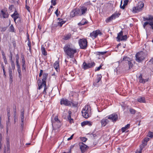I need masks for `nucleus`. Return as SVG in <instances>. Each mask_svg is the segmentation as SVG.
<instances>
[{
  "instance_id": "nucleus-22",
  "label": "nucleus",
  "mask_w": 153,
  "mask_h": 153,
  "mask_svg": "<svg viewBox=\"0 0 153 153\" xmlns=\"http://www.w3.org/2000/svg\"><path fill=\"white\" fill-rule=\"evenodd\" d=\"M138 79H139V82L140 83H145L146 81H147V79H144L142 77V75L141 74H140L139 76Z\"/></svg>"
},
{
  "instance_id": "nucleus-13",
  "label": "nucleus",
  "mask_w": 153,
  "mask_h": 153,
  "mask_svg": "<svg viewBox=\"0 0 153 153\" xmlns=\"http://www.w3.org/2000/svg\"><path fill=\"white\" fill-rule=\"evenodd\" d=\"M107 117L108 119L111 120L113 122H116L118 118L117 114L115 113H113L108 116Z\"/></svg>"
},
{
  "instance_id": "nucleus-2",
  "label": "nucleus",
  "mask_w": 153,
  "mask_h": 153,
  "mask_svg": "<svg viewBox=\"0 0 153 153\" xmlns=\"http://www.w3.org/2000/svg\"><path fill=\"white\" fill-rule=\"evenodd\" d=\"M51 122L53 130H56L62 126V124L57 116L55 117L54 119H52Z\"/></svg>"
},
{
  "instance_id": "nucleus-55",
  "label": "nucleus",
  "mask_w": 153,
  "mask_h": 153,
  "mask_svg": "<svg viewBox=\"0 0 153 153\" xmlns=\"http://www.w3.org/2000/svg\"><path fill=\"white\" fill-rule=\"evenodd\" d=\"M9 76H10V82H13V76H12V74H9Z\"/></svg>"
},
{
  "instance_id": "nucleus-40",
  "label": "nucleus",
  "mask_w": 153,
  "mask_h": 153,
  "mask_svg": "<svg viewBox=\"0 0 153 153\" xmlns=\"http://www.w3.org/2000/svg\"><path fill=\"white\" fill-rule=\"evenodd\" d=\"M10 123L9 121H7L6 122V128H7V133L8 132L9 126H10Z\"/></svg>"
},
{
  "instance_id": "nucleus-35",
  "label": "nucleus",
  "mask_w": 153,
  "mask_h": 153,
  "mask_svg": "<svg viewBox=\"0 0 153 153\" xmlns=\"http://www.w3.org/2000/svg\"><path fill=\"white\" fill-rule=\"evenodd\" d=\"M71 111H69V115L68 116L67 118L68 120H69L70 122L71 120H73L71 119Z\"/></svg>"
},
{
  "instance_id": "nucleus-20",
  "label": "nucleus",
  "mask_w": 153,
  "mask_h": 153,
  "mask_svg": "<svg viewBox=\"0 0 153 153\" xmlns=\"http://www.w3.org/2000/svg\"><path fill=\"white\" fill-rule=\"evenodd\" d=\"M130 59L129 57L125 56L122 59H121L119 61L121 62H123L124 63L125 62H128V61H130Z\"/></svg>"
},
{
  "instance_id": "nucleus-52",
  "label": "nucleus",
  "mask_w": 153,
  "mask_h": 153,
  "mask_svg": "<svg viewBox=\"0 0 153 153\" xmlns=\"http://www.w3.org/2000/svg\"><path fill=\"white\" fill-rule=\"evenodd\" d=\"M86 125L91 126L92 125V123L90 121H86Z\"/></svg>"
},
{
  "instance_id": "nucleus-26",
  "label": "nucleus",
  "mask_w": 153,
  "mask_h": 153,
  "mask_svg": "<svg viewBox=\"0 0 153 153\" xmlns=\"http://www.w3.org/2000/svg\"><path fill=\"white\" fill-rule=\"evenodd\" d=\"M149 140V137H146L143 141L142 142V145L143 146H145L146 145L147 142Z\"/></svg>"
},
{
  "instance_id": "nucleus-1",
  "label": "nucleus",
  "mask_w": 153,
  "mask_h": 153,
  "mask_svg": "<svg viewBox=\"0 0 153 153\" xmlns=\"http://www.w3.org/2000/svg\"><path fill=\"white\" fill-rule=\"evenodd\" d=\"M65 54L70 58H73L77 52L76 48L72 45H66L63 48Z\"/></svg>"
},
{
  "instance_id": "nucleus-15",
  "label": "nucleus",
  "mask_w": 153,
  "mask_h": 153,
  "mask_svg": "<svg viewBox=\"0 0 153 153\" xmlns=\"http://www.w3.org/2000/svg\"><path fill=\"white\" fill-rule=\"evenodd\" d=\"M80 149H81L82 153H84L86 149L88 146L84 144L83 143H80L79 144Z\"/></svg>"
},
{
  "instance_id": "nucleus-47",
  "label": "nucleus",
  "mask_w": 153,
  "mask_h": 153,
  "mask_svg": "<svg viewBox=\"0 0 153 153\" xmlns=\"http://www.w3.org/2000/svg\"><path fill=\"white\" fill-rule=\"evenodd\" d=\"M12 17L13 18V19L15 22H16V20L18 18H19V19L20 18L19 16H13V17Z\"/></svg>"
},
{
  "instance_id": "nucleus-48",
  "label": "nucleus",
  "mask_w": 153,
  "mask_h": 153,
  "mask_svg": "<svg viewBox=\"0 0 153 153\" xmlns=\"http://www.w3.org/2000/svg\"><path fill=\"white\" fill-rule=\"evenodd\" d=\"M22 64H25V61L23 56H22Z\"/></svg>"
},
{
  "instance_id": "nucleus-30",
  "label": "nucleus",
  "mask_w": 153,
  "mask_h": 153,
  "mask_svg": "<svg viewBox=\"0 0 153 153\" xmlns=\"http://www.w3.org/2000/svg\"><path fill=\"white\" fill-rule=\"evenodd\" d=\"M71 34L70 33H68V34L64 36V39L65 40H67L70 39L71 37Z\"/></svg>"
},
{
  "instance_id": "nucleus-25",
  "label": "nucleus",
  "mask_w": 153,
  "mask_h": 153,
  "mask_svg": "<svg viewBox=\"0 0 153 153\" xmlns=\"http://www.w3.org/2000/svg\"><path fill=\"white\" fill-rule=\"evenodd\" d=\"M137 101L140 103H145L146 101L144 97H140L137 99Z\"/></svg>"
},
{
  "instance_id": "nucleus-36",
  "label": "nucleus",
  "mask_w": 153,
  "mask_h": 153,
  "mask_svg": "<svg viewBox=\"0 0 153 153\" xmlns=\"http://www.w3.org/2000/svg\"><path fill=\"white\" fill-rule=\"evenodd\" d=\"M10 31L12 32H15L14 28L13 25H11L10 27Z\"/></svg>"
},
{
  "instance_id": "nucleus-42",
  "label": "nucleus",
  "mask_w": 153,
  "mask_h": 153,
  "mask_svg": "<svg viewBox=\"0 0 153 153\" xmlns=\"http://www.w3.org/2000/svg\"><path fill=\"white\" fill-rule=\"evenodd\" d=\"M19 16V14L17 11H15V12L11 15V16L12 17H13V16Z\"/></svg>"
},
{
  "instance_id": "nucleus-59",
  "label": "nucleus",
  "mask_w": 153,
  "mask_h": 153,
  "mask_svg": "<svg viewBox=\"0 0 153 153\" xmlns=\"http://www.w3.org/2000/svg\"><path fill=\"white\" fill-rule=\"evenodd\" d=\"M81 125L82 126H84L85 125H86V121H84L82 122L81 123Z\"/></svg>"
},
{
  "instance_id": "nucleus-24",
  "label": "nucleus",
  "mask_w": 153,
  "mask_h": 153,
  "mask_svg": "<svg viewBox=\"0 0 153 153\" xmlns=\"http://www.w3.org/2000/svg\"><path fill=\"white\" fill-rule=\"evenodd\" d=\"M88 21L85 19H82L80 22L78 23V25L79 26H81L82 25L87 24L88 23Z\"/></svg>"
},
{
  "instance_id": "nucleus-43",
  "label": "nucleus",
  "mask_w": 153,
  "mask_h": 153,
  "mask_svg": "<svg viewBox=\"0 0 153 153\" xmlns=\"http://www.w3.org/2000/svg\"><path fill=\"white\" fill-rule=\"evenodd\" d=\"M102 65H101L98 67H97L95 69V71H99L100 69L102 67Z\"/></svg>"
},
{
  "instance_id": "nucleus-17",
  "label": "nucleus",
  "mask_w": 153,
  "mask_h": 153,
  "mask_svg": "<svg viewBox=\"0 0 153 153\" xmlns=\"http://www.w3.org/2000/svg\"><path fill=\"white\" fill-rule=\"evenodd\" d=\"M54 67L57 72L59 71V61H57L54 63Z\"/></svg>"
},
{
  "instance_id": "nucleus-61",
  "label": "nucleus",
  "mask_w": 153,
  "mask_h": 153,
  "mask_svg": "<svg viewBox=\"0 0 153 153\" xmlns=\"http://www.w3.org/2000/svg\"><path fill=\"white\" fill-rule=\"evenodd\" d=\"M21 122H23L24 120V116H21Z\"/></svg>"
},
{
  "instance_id": "nucleus-53",
  "label": "nucleus",
  "mask_w": 153,
  "mask_h": 153,
  "mask_svg": "<svg viewBox=\"0 0 153 153\" xmlns=\"http://www.w3.org/2000/svg\"><path fill=\"white\" fill-rule=\"evenodd\" d=\"M56 0H52L51 1V2L52 4L54 6L56 4Z\"/></svg>"
},
{
  "instance_id": "nucleus-60",
  "label": "nucleus",
  "mask_w": 153,
  "mask_h": 153,
  "mask_svg": "<svg viewBox=\"0 0 153 153\" xmlns=\"http://www.w3.org/2000/svg\"><path fill=\"white\" fill-rule=\"evenodd\" d=\"M43 71L42 70H40V72L39 74V76L41 77L43 74Z\"/></svg>"
},
{
  "instance_id": "nucleus-38",
  "label": "nucleus",
  "mask_w": 153,
  "mask_h": 153,
  "mask_svg": "<svg viewBox=\"0 0 153 153\" xmlns=\"http://www.w3.org/2000/svg\"><path fill=\"white\" fill-rule=\"evenodd\" d=\"M147 136L151 138H152L153 137V132L149 131L148 133Z\"/></svg>"
},
{
  "instance_id": "nucleus-62",
  "label": "nucleus",
  "mask_w": 153,
  "mask_h": 153,
  "mask_svg": "<svg viewBox=\"0 0 153 153\" xmlns=\"http://www.w3.org/2000/svg\"><path fill=\"white\" fill-rule=\"evenodd\" d=\"M14 7V5H11L9 7V9L10 10H12L13 8Z\"/></svg>"
},
{
  "instance_id": "nucleus-27",
  "label": "nucleus",
  "mask_w": 153,
  "mask_h": 153,
  "mask_svg": "<svg viewBox=\"0 0 153 153\" xmlns=\"http://www.w3.org/2000/svg\"><path fill=\"white\" fill-rule=\"evenodd\" d=\"M27 38L28 40V42L27 43V45L29 47V50L30 51L31 50V44L30 41L29 39V36L28 33H27Z\"/></svg>"
},
{
  "instance_id": "nucleus-29",
  "label": "nucleus",
  "mask_w": 153,
  "mask_h": 153,
  "mask_svg": "<svg viewBox=\"0 0 153 153\" xmlns=\"http://www.w3.org/2000/svg\"><path fill=\"white\" fill-rule=\"evenodd\" d=\"M130 125L129 124H128L124 127H122L121 128V130L123 132L125 131L126 129L130 127Z\"/></svg>"
},
{
  "instance_id": "nucleus-57",
  "label": "nucleus",
  "mask_w": 153,
  "mask_h": 153,
  "mask_svg": "<svg viewBox=\"0 0 153 153\" xmlns=\"http://www.w3.org/2000/svg\"><path fill=\"white\" fill-rule=\"evenodd\" d=\"M107 53V51L105 52H99L98 53H99V55H103Z\"/></svg>"
},
{
  "instance_id": "nucleus-5",
  "label": "nucleus",
  "mask_w": 153,
  "mask_h": 153,
  "mask_svg": "<svg viewBox=\"0 0 153 153\" xmlns=\"http://www.w3.org/2000/svg\"><path fill=\"white\" fill-rule=\"evenodd\" d=\"M80 48L82 49H85L87 46L88 42L85 38L79 39L78 41Z\"/></svg>"
},
{
  "instance_id": "nucleus-64",
  "label": "nucleus",
  "mask_w": 153,
  "mask_h": 153,
  "mask_svg": "<svg viewBox=\"0 0 153 153\" xmlns=\"http://www.w3.org/2000/svg\"><path fill=\"white\" fill-rule=\"evenodd\" d=\"M55 13L56 14L57 17L58 16L59 14L58 13V10L57 9L56 10L55 12Z\"/></svg>"
},
{
  "instance_id": "nucleus-4",
  "label": "nucleus",
  "mask_w": 153,
  "mask_h": 153,
  "mask_svg": "<svg viewBox=\"0 0 153 153\" xmlns=\"http://www.w3.org/2000/svg\"><path fill=\"white\" fill-rule=\"evenodd\" d=\"M90 111V107L88 105L85 106L82 111V116L85 118H88L89 117V113Z\"/></svg>"
},
{
  "instance_id": "nucleus-18",
  "label": "nucleus",
  "mask_w": 153,
  "mask_h": 153,
  "mask_svg": "<svg viewBox=\"0 0 153 153\" xmlns=\"http://www.w3.org/2000/svg\"><path fill=\"white\" fill-rule=\"evenodd\" d=\"M1 13L4 18H7L9 16V14L7 11H4L2 10L1 12Z\"/></svg>"
},
{
  "instance_id": "nucleus-56",
  "label": "nucleus",
  "mask_w": 153,
  "mask_h": 153,
  "mask_svg": "<svg viewBox=\"0 0 153 153\" xmlns=\"http://www.w3.org/2000/svg\"><path fill=\"white\" fill-rule=\"evenodd\" d=\"M17 71H18V72H21L20 65H18L17 66Z\"/></svg>"
},
{
  "instance_id": "nucleus-19",
  "label": "nucleus",
  "mask_w": 153,
  "mask_h": 153,
  "mask_svg": "<svg viewBox=\"0 0 153 153\" xmlns=\"http://www.w3.org/2000/svg\"><path fill=\"white\" fill-rule=\"evenodd\" d=\"M109 122L108 120L106 119H103L101 121L102 126H105Z\"/></svg>"
},
{
  "instance_id": "nucleus-3",
  "label": "nucleus",
  "mask_w": 153,
  "mask_h": 153,
  "mask_svg": "<svg viewBox=\"0 0 153 153\" xmlns=\"http://www.w3.org/2000/svg\"><path fill=\"white\" fill-rule=\"evenodd\" d=\"M48 74L46 73H45L43 74V78L42 79V82L41 80L39 79L38 80V85L39 86V89H40L42 88V86H46V82L45 80L47 79Z\"/></svg>"
},
{
  "instance_id": "nucleus-8",
  "label": "nucleus",
  "mask_w": 153,
  "mask_h": 153,
  "mask_svg": "<svg viewBox=\"0 0 153 153\" xmlns=\"http://www.w3.org/2000/svg\"><path fill=\"white\" fill-rule=\"evenodd\" d=\"M95 64L94 62H92L91 63H87L84 62L82 64L83 68L84 70H85L93 67L95 66Z\"/></svg>"
},
{
  "instance_id": "nucleus-14",
  "label": "nucleus",
  "mask_w": 153,
  "mask_h": 153,
  "mask_svg": "<svg viewBox=\"0 0 153 153\" xmlns=\"http://www.w3.org/2000/svg\"><path fill=\"white\" fill-rule=\"evenodd\" d=\"M72 102H71L68 101L67 99H62L60 101L61 105H64L67 106H71L72 105Z\"/></svg>"
},
{
  "instance_id": "nucleus-46",
  "label": "nucleus",
  "mask_w": 153,
  "mask_h": 153,
  "mask_svg": "<svg viewBox=\"0 0 153 153\" xmlns=\"http://www.w3.org/2000/svg\"><path fill=\"white\" fill-rule=\"evenodd\" d=\"M81 140L83 142H85L87 140V138L85 137H83L81 138Z\"/></svg>"
},
{
  "instance_id": "nucleus-44",
  "label": "nucleus",
  "mask_w": 153,
  "mask_h": 153,
  "mask_svg": "<svg viewBox=\"0 0 153 153\" xmlns=\"http://www.w3.org/2000/svg\"><path fill=\"white\" fill-rule=\"evenodd\" d=\"M72 102V105L73 106L76 107L77 106L78 104V102H74V101L72 102Z\"/></svg>"
},
{
  "instance_id": "nucleus-63",
  "label": "nucleus",
  "mask_w": 153,
  "mask_h": 153,
  "mask_svg": "<svg viewBox=\"0 0 153 153\" xmlns=\"http://www.w3.org/2000/svg\"><path fill=\"white\" fill-rule=\"evenodd\" d=\"M74 134H73L69 138H68L67 139V140L69 141V140H71V139H72V138H73V137L74 136Z\"/></svg>"
},
{
  "instance_id": "nucleus-10",
  "label": "nucleus",
  "mask_w": 153,
  "mask_h": 153,
  "mask_svg": "<svg viewBox=\"0 0 153 153\" xmlns=\"http://www.w3.org/2000/svg\"><path fill=\"white\" fill-rule=\"evenodd\" d=\"M148 17H143L144 21L146 20L149 21V25L151 26V28L153 29V17L152 16L149 15Z\"/></svg>"
},
{
  "instance_id": "nucleus-11",
  "label": "nucleus",
  "mask_w": 153,
  "mask_h": 153,
  "mask_svg": "<svg viewBox=\"0 0 153 153\" xmlns=\"http://www.w3.org/2000/svg\"><path fill=\"white\" fill-rule=\"evenodd\" d=\"M120 14L118 13H115L112 14L110 17L108 18L106 20V22H109L113 19H115L116 18L119 17Z\"/></svg>"
},
{
  "instance_id": "nucleus-39",
  "label": "nucleus",
  "mask_w": 153,
  "mask_h": 153,
  "mask_svg": "<svg viewBox=\"0 0 153 153\" xmlns=\"http://www.w3.org/2000/svg\"><path fill=\"white\" fill-rule=\"evenodd\" d=\"M11 65L12 67V68L13 70H14L15 69V65L14 61H12L11 62Z\"/></svg>"
},
{
  "instance_id": "nucleus-51",
  "label": "nucleus",
  "mask_w": 153,
  "mask_h": 153,
  "mask_svg": "<svg viewBox=\"0 0 153 153\" xmlns=\"http://www.w3.org/2000/svg\"><path fill=\"white\" fill-rule=\"evenodd\" d=\"M43 87H44V89L43 91V93L44 94H46V90L47 89V88H46V85L45 86H42V88Z\"/></svg>"
},
{
  "instance_id": "nucleus-33",
  "label": "nucleus",
  "mask_w": 153,
  "mask_h": 153,
  "mask_svg": "<svg viewBox=\"0 0 153 153\" xmlns=\"http://www.w3.org/2000/svg\"><path fill=\"white\" fill-rule=\"evenodd\" d=\"M127 39V36L126 35H125L124 36H123L121 37L120 38V41H126V40Z\"/></svg>"
},
{
  "instance_id": "nucleus-41",
  "label": "nucleus",
  "mask_w": 153,
  "mask_h": 153,
  "mask_svg": "<svg viewBox=\"0 0 153 153\" xmlns=\"http://www.w3.org/2000/svg\"><path fill=\"white\" fill-rule=\"evenodd\" d=\"M21 111V116H24V107L22 108Z\"/></svg>"
},
{
  "instance_id": "nucleus-49",
  "label": "nucleus",
  "mask_w": 153,
  "mask_h": 153,
  "mask_svg": "<svg viewBox=\"0 0 153 153\" xmlns=\"http://www.w3.org/2000/svg\"><path fill=\"white\" fill-rule=\"evenodd\" d=\"M14 120H15V119L16 118V108L15 109V110L14 111Z\"/></svg>"
},
{
  "instance_id": "nucleus-45",
  "label": "nucleus",
  "mask_w": 153,
  "mask_h": 153,
  "mask_svg": "<svg viewBox=\"0 0 153 153\" xmlns=\"http://www.w3.org/2000/svg\"><path fill=\"white\" fill-rule=\"evenodd\" d=\"M9 74H12V69L10 67L9 68Z\"/></svg>"
},
{
  "instance_id": "nucleus-28",
  "label": "nucleus",
  "mask_w": 153,
  "mask_h": 153,
  "mask_svg": "<svg viewBox=\"0 0 153 153\" xmlns=\"http://www.w3.org/2000/svg\"><path fill=\"white\" fill-rule=\"evenodd\" d=\"M123 36V32L121 31L120 33L118 34V36L117 38L118 39V41H120V39L121 37Z\"/></svg>"
},
{
  "instance_id": "nucleus-34",
  "label": "nucleus",
  "mask_w": 153,
  "mask_h": 153,
  "mask_svg": "<svg viewBox=\"0 0 153 153\" xmlns=\"http://www.w3.org/2000/svg\"><path fill=\"white\" fill-rule=\"evenodd\" d=\"M129 111L131 114H134L135 113L136 111L134 109L131 108L129 109Z\"/></svg>"
},
{
  "instance_id": "nucleus-9",
  "label": "nucleus",
  "mask_w": 153,
  "mask_h": 153,
  "mask_svg": "<svg viewBox=\"0 0 153 153\" xmlns=\"http://www.w3.org/2000/svg\"><path fill=\"white\" fill-rule=\"evenodd\" d=\"M102 33L99 30H94L92 32L90 33V36L92 38H96L98 35L101 36L102 35Z\"/></svg>"
},
{
  "instance_id": "nucleus-58",
  "label": "nucleus",
  "mask_w": 153,
  "mask_h": 153,
  "mask_svg": "<svg viewBox=\"0 0 153 153\" xmlns=\"http://www.w3.org/2000/svg\"><path fill=\"white\" fill-rule=\"evenodd\" d=\"M3 59H4V62L5 64H7V59L6 57H4V58H3Z\"/></svg>"
},
{
  "instance_id": "nucleus-32",
  "label": "nucleus",
  "mask_w": 153,
  "mask_h": 153,
  "mask_svg": "<svg viewBox=\"0 0 153 153\" xmlns=\"http://www.w3.org/2000/svg\"><path fill=\"white\" fill-rule=\"evenodd\" d=\"M41 50L43 55L45 56L47 55V52L45 50V49L44 47H42Z\"/></svg>"
},
{
  "instance_id": "nucleus-31",
  "label": "nucleus",
  "mask_w": 153,
  "mask_h": 153,
  "mask_svg": "<svg viewBox=\"0 0 153 153\" xmlns=\"http://www.w3.org/2000/svg\"><path fill=\"white\" fill-rule=\"evenodd\" d=\"M128 2V0H124V3L122 6V7H121V9H124L125 6L127 4Z\"/></svg>"
},
{
  "instance_id": "nucleus-21",
  "label": "nucleus",
  "mask_w": 153,
  "mask_h": 153,
  "mask_svg": "<svg viewBox=\"0 0 153 153\" xmlns=\"http://www.w3.org/2000/svg\"><path fill=\"white\" fill-rule=\"evenodd\" d=\"M87 8L85 7H82L80 9L81 15H84L87 11Z\"/></svg>"
},
{
  "instance_id": "nucleus-6",
  "label": "nucleus",
  "mask_w": 153,
  "mask_h": 153,
  "mask_svg": "<svg viewBox=\"0 0 153 153\" xmlns=\"http://www.w3.org/2000/svg\"><path fill=\"white\" fill-rule=\"evenodd\" d=\"M144 6L143 3V2H139L137 4V6L133 7L132 9V11L133 13H138L141 11Z\"/></svg>"
},
{
  "instance_id": "nucleus-23",
  "label": "nucleus",
  "mask_w": 153,
  "mask_h": 153,
  "mask_svg": "<svg viewBox=\"0 0 153 153\" xmlns=\"http://www.w3.org/2000/svg\"><path fill=\"white\" fill-rule=\"evenodd\" d=\"M58 20L59 21V22L58 23L57 25L60 26V27H61L62 25L65 22V21L62 20V19L60 18H58Z\"/></svg>"
},
{
  "instance_id": "nucleus-37",
  "label": "nucleus",
  "mask_w": 153,
  "mask_h": 153,
  "mask_svg": "<svg viewBox=\"0 0 153 153\" xmlns=\"http://www.w3.org/2000/svg\"><path fill=\"white\" fill-rule=\"evenodd\" d=\"M128 63L129 65V69H131V68H132L133 66V64L132 63L131 60H130V61H128Z\"/></svg>"
},
{
  "instance_id": "nucleus-12",
  "label": "nucleus",
  "mask_w": 153,
  "mask_h": 153,
  "mask_svg": "<svg viewBox=\"0 0 153 153\" xmlns=\"http://www.w3.org/2000/svg\"><path fill=\"white\" fill-rule=\"evenodd\" d=\"M76 16H81L80 9H77L74 10L71 13V16L73 17Z\"/></svg>"
},
{
  "instance_id": "nucleus-54",
  "label": "nucleus",
  "mask_w": 153,
  "mask_h": 153,
  "mask_svg": "<svg viewBox=\"0 0 153 153\" xmlns=\"http://www.w3.org/2000/svg\"><path fill=\"white\" fill-rule=\"evenodd\" d=\"M25 8L29 12H30V8L29 6H27V4H26Z\"/></svg>"
},
{
  "instance_id": "nucleus-7",
  "label": "nucleus",
  "mask_w": 153,
  "mask_h": 153,
  "mask_svg": "<svg viewBox=\"0 0 153 153\" xmlns=\"http://www.w3.org/2000/svg\"><path fill=\"white\" fill-rule=\"evenodd\" d=\"M135 57L136 60L137 62H141L144 59L145 54L142 51L139 52L136 54Z\"/></svg>"
},
{
  "instance_id": "nucleus-16",
  "label": "nucleus",
  "mask_w": 153,
  "mask_h": 153,
  "mask_svg": "<svg viewBox=\"0 0 153 153\" xmlns=\"http://www.w3.org/2000/svg\"><path fill=\"white\" fill-rule=\"evenodd\" d=\"M102 77V75L101 74H98L97 76L96 79L94 83V85L96 86L97 84L100 81L101 82V78Z\"/></svg>"
},
{
  "instance_id": "nucleus-50",
  "label": "nucleus",
  "mask_w": 153,
  "mask_h": 153,
  "mask_svg": "<svg viewBox=\"0 0 153 153\" xmlns=\"http://www.w3.org/2000/svg\"><path fill=\"white\" fill-rule=\"evenodd\" d=\"M22 69L23 70H24L25 71L26 70V65L25 64H22Z\"/></svg>"
}]
</instances>
